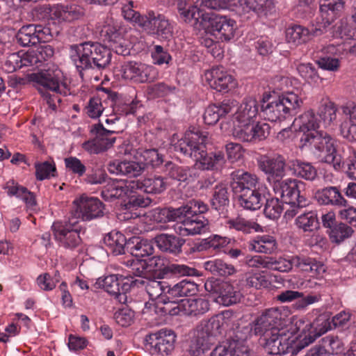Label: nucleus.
Segmentation results:
<instances>
[{"instance_id":"obj_22","label":"nucleus","mask_w":356,"mask_h":356,"mask_svg":"<svg viewBox=\"0 0 356 356\" xmlns=\"http://www.w3.org/2000/svg\"><path fill=\"white\" fill-rule=\"evenodd\" d=\"M176 335L170 330L161 329L145 337V343L154 352L163 355H169L175 347Z\"/></svg>"},{"instance_id":"obj_46","label":"nucleus","mask_w":356,"mask_h":356,"mask_svg":"<svg viewBox=\"0 0 356 356\" xmlns=\"http://www.w3.org/2000/svg\"><path fill=\"white\" fill-rule=\"evenodd\" d=\"M102 36L104 37V40L111 42V47L115 49L118 54H126V49H123L121 40H122L121 33L117 26L114 25L108 24L103 27L102 31Z\"/></svg>"},{"instance_id":"obj_13","label":"nucleus","mask_w":356,"mask_h":356,"mask_svg":"<svg viewBox=\"0 0 356 356\" xmlns=\"http://www.w3.org/2000/svg\"><path fill=\"white\" fill-rule=\"evenodd\" d=\"M209 302L204 298H184L175 300V302L170 303L163 308L168 315H188L199 316L207 312L209 309Z\"/></svg>"},{"instance_id":"obj_12","label":"nucleus","mask_w":356,"mask_h":356,"mask_svg":"<svg viewBox=\"0 0 356 356\" xmlns=\"http://www.w3.org/2000/svg\"><path fill=\"white\" fill-rule=\"evenodd\" d=\"M168 289H170V285L166 281L152 280L147 282L145 290L151 300L149 304L150 309L155 313L161 315L168 314L163 308L175 301L168 297Z\"/></svg>"},{"instance_id":"obj_55","label":"nucleus","mask_w":356,"mask_h":356,"mask_svg":"<svg viewBox=\"0 0 356 356\" xmlns=\"http://www.w3.org/2000/svg\"><path fill=\"white\" fill-rule=\"evenodd\" d=\"M182 216L181 207L177 209L174 208H163L156 209L154 211L153 217L154 220L160 222H166L170 221H177Z\"/></svg>"},{"instance_id":"obj_64","label":"nucleus","mask_w":356,"mask_h":356,"mask_svg":"<svg viewBox=\"0 0 356 356\" xmlns=\"http://www.w3.org/2000/svg\"><path fill=\"white\" fill-rule=\"evenodd\" d=\"M337 108L331 102L322 104L318 110V115L323 121L325 126L330 125L337 118Z\"/></svg>"},{"instance_id":"obj_38","label":"nucleus","mask_w":356,"mask_h":356,"mask_svg":"<svg viewBox=\"0 0 356 356\" xmlns=\"http://www.w3.org/2000/svg\"><path fill=\"white\" fill-rule=\"evenodd\" d=\"M136 183V189L143 190L147 193H161L167 188V179L160 176L154 175L144 178L142 181H135Z\"/></svg>"},{"instance_id":"obj_16","label":"nucleus","mask_w":356,"mask_h":356,"mask_svg":"<svg viewBox=\"0 0 356 356\" xmlns=\"http://www.w3.org/2000/svg\"><path fill=\"white\" fill-rule=\"evenodd\" d=\"M293 327L289 319L285 318L277 308L266 309L256 320L254 332L257 334L264 335L271 332L273 328Z\"/></svg>"},{"instance_id":"obj_33","label":"nucleus","mask_w":356,"mask_h":356,"mask_svg":"<svg viewBox=\"0 0 356 356\" xmlns=\"http://www.w3.org/2000/svg\"><path fill=\"white\" fill-rule=\"evenodd\" d=\"M135 181H112L106 186L102 192L104 198H120L127 195L136 189Z\"/></svg>"},{"instance_id":"obj_15","label":"nucleus","mask_w":356,"mask_h":356,"mask_svg":"<svg viewBox=\"0 0 356 356\" xmlns=\"http://www.w3.org/2000/svg\"><path fill=\"white\" fill-rule=\"evenodd\" d=\"M259 104L252 97L245 98L237 107L232 116L233 129L232 136L236 137V131L238 129H245L246 127L254 122L259 113Z\"/></svg>"},{"instance_id":"obj_35","label":"nucleus","mask_w":356,"mask_h":356,"mask_svg":"<svg viewBox=\"0 0 356 356\" xmlns=\"http://www.w3.org/2000/svg\"><path fill=\"white\" fill-rule=\"evenodd\" d=\"M234 107V102L224 101L220 105L211 104L205 109L203 119L204 123L209 125L216 124L218 120L229 113Z\"/></svg>"},{"instance_id":"obj_62","label":"nucleus","mask_w":356,"mask_h":356,"mask_svg":"<svg viewBox=\"0 0 356 356\" xmlns=\"http://www.w3.org/2000/svg\"><path fill=\"white\" fill-rule=\"evenodd\" d=\"M64 163L67 172L79 177H83L86 172V166L76 156H70L65 158Z\"/></svg>"},{"instance_id":"obj_27","label":"nucleus","mask_w":356,"mask_h":356,"mask_svg":"<svg viewBox=\"0 0 356 356\" xmlns=\"http://www.w3.org/2000/svg\"><path fill=\"white\" fill-rule=\"evenodd\" d=\"M259 186H265L259 181L257 175L248 172H236L233 177L231 187L234 195L246 191L257 190Z\"/></svg>"},{"instance_id":"obj_36","label":"nucleus","mask_w":356,"mask_h":356,"mask_svg":"<svg viewBox=\"0 0 356 356\" xmlns=\"http://www.w3.org/2000/svg\"><path fill=\"white\" fill-rule=\"evenodd\" d=\"M168 175L172 179L181 182L194 181L199 176L195 168L188 166H179L171 162L165 165Z\"/></svg>"},{"instance_id":"obj_10","label":"nucleus","mask_w":356,"mask_h":356,"mask_svg":"<svg viewBox=\"0 0 356 356\" xmlns=\"http://www.w3.org/2000/svg\"><path fill=\"white\" fill-rule=\"evenodd\" d=\"M104 206L97 197L82 195L73 201L70 216L74 220L90 221L104 216Z\"/></svg>"},{"instance_id":"obj_17","label":"nucleus","mask_w":356,"mask_h":356,"mask_svg":"<svg viewBox=\"0 0 356 356\" xmlns=\"http://www.w3.org/2000/svg\"><path fill=\"white\" fill-rule=\"evenodd\" d=\"M91 132L95 134L93 139L85 141L81 147L89 154H99L113 146L115 138L112 136L115 131L105 129L102 124H95L91 129Z\"/></svg>"},{"instance_id":"obj_4","label":"nucleus","mask_w":356,"mask_h":356,"mask_svg":"<svg viewBox=\"0 0 356 356\" xmlns=\"http://www.w3.org/2000/svg\"><path fill=\"white\" fill-rule=\"evenodd\" d=\"M111 52L108 48L99 42H85L72 45L70 57L78 71L97 67L104 69L111 60Z\"/></svg>"},{"instance_id":"obj_31","label":"nucleus","mask_w":356,"mask_h":356,"mask_svg":"<svg viewBox=\"0 0 356 356\" xmlns=\"http://www.w3.org/2000/svg\"><path fill=\"white\" fill-rule=\"evenodd\" d=\"M294 267L301 271L309 273L312 277L321 276L325 272L323 264L316 259L306 255H293Z\"/></svg>"},{"instance_id":"obj_59","label":"nucleus","mask_w":356,"mask_h":356,"mask_svg":"<svg viewBox=\"0 0 356 356\" xmlns=\"http://www.w3.org/2000/svg\"><path fill=\"white\" fill-rule=\"evenodd\" d=\"M264 215L270 220L278 219L283 212L284 207L282 202L278 198L265 200Z\"/></svg>"},{"instance_id":"obj_63","label":"nucleus","mask_w":356,"mask_h":356,"mask_svg":"<svg viewBox=\"0 0 356 356\" xmlns=\"http://www.w3.org/2000/svg\"><path fill=\"white\" fill-rule=\"evenodd\" d=\"M178 11L181 18L185 22H189L192 19H197L200 17V9L197 6H188L186 1L178 3Z\"/></svg>"},{"instance_id":"obj_19","label":"nucleus","mask_w":356,"mask_h":356,"mask_svg":"<svg viewBox=\"0 0 356 356\" xmlns=\"http://www.w3.org/2000/svg\"><path fill=\"white\" fill-rule=\"evenodd\" d=\"M207 33L221 41L230 40L234 35L236 22L226 16L215 15L209 17L205 24Z\"/></svg>"},{"instance_id":"obj_57","label":"nucleus","mask_w":356,"mask_h":356,"mask_svg":"<svg viewBox=\"0 0 356 356\" xmlns=\"http://www.w3.org/2000/svg\"><path fill=\"white\" fill-rule=\"evenodd\" d=\"M245 5L258 15H264L272 13L275 8L272 0H245Z\"/></svg>"},{"instance_id":"obj_24","label":"nucleus","mask_w":356,"mask_h":356,"mask_svg":"<svg viewBox=\"0 0 356 356\" xmlns=\"http://www.w3.org/2000/svg\"><path fill=\"white\" fill-rule=\"evenodd\" d=\"M277 300L281 302H291L297 300L293 305L294 308L297 310H305L308 306L319 302L321 295L315 293L304 296L302 292L286 290L277 295Z\"/></svg>"},{"instance_id":"obj_5","label":"nucleus","mask_w":356,"mask_h":356,"mask_svg":"<svg viewBox=\"0 0 356 356\" xmlns=\"http://www.w3.org/2000/svg\"><path fill=\"white\" fill-rule=\"evenodd\" d=\"M302 104V99L294 92H287L271 101L263 99L261 106L265 119L277 122L298 113Z\"/></svg>"},{"instance_id":"obj_61","label":"nucleus","mask_w":356,"mask_h":356,"mask_svg":"<svg viewBox=\"0 0 356 356\" xmlns=\"http://www.w3.org/2000/svg\"><path fill=\"white\" fill-rule=\"evenodd\" d=\"M297 70L300 76L309 84L317 83L320 80L316 68L311 63H301L298 65Z\"/></svg>"},{"instance_id":"obj_42","label":"nucleus","mask_w":356,"mask_h":356,"mask_svg":"<svg viewBox=\"0 0 356 356\" xmlns=\"http://www.w3.org/2000/svg\"><path fill=\"white\" fill-rule=\"evenodd\" d=\"M127 248L130 253L138 259L150 256L154 252V247L152 242L140 237L130 238L127 243Z\"/></svg>"},{"instance_id":"obj_29","label":"nucleus","mask_w":356,"mask_h":356,"mask_svg":"<svg viewBox=\"0 0 356 356\" xmlns=\"http://www.w3.org/2000/svg\"><path fill=\"white\" fill-rule=\"evenodd\" d=\"M96 284L103 288L108 293L118 296L124 295L130 289V284L124 282L122 275H109L104 278H99Z\"/></svg>"},{"instance_id":"obj_43","label":"nucleus","mask_w":356,"mask_h":356,"mask_svg":"<svg viewBox=\"0 0 356 356\" xmlns=\"http://www.w3.org/2000/svg\"><path fill=\"white\" fill-rule=\"evenodd\" d=\"M243 296L241 291L228 282H222L218 286V302L225 306L239 302Z\"/></svg>"},{"instance_id":"obj_40","label":"nucleus","mask_w":356,"mask_h":356,"mask_svg":"<svg viewBox=\"0 0 356 356\" xmlns=\"http://www.w3.org/2000/svg\"><path fill=\"white\" fill-rule=\"evenodd\" d=\"M248 248L258 253L272 254L277 249V241L270 235L257 236L250 241Z\"/></svg>"},{"instance_id":"obj_20","label":"nucleus","mask_w":356,"mask_h":356,"mask_svg":"<svg viewBox=\"0 0 356 356\" xmlns=\"http://www.w3.org/2000/svg\"><path fill=\"white\" fill-rule=\"evenodd\" d=\"M209 228V221L203 216L184 213L174 226L176 233L183 236L202 234Z\"/></svg>"},{"instance_id":"obj_50","label":"nucleus","mask_w":356,"mask_h":356,"mask_svg":"<svg viewBox=\"0 0 356 356\" xmlns=\"http://www.w3.org/2000/svg\"><path fill=\"white\" fill-rule=\"evenodd\" d=\"M296 225L305 232H312L317 229L318 220L316 211H310L299 215L295 220Z\"/></svg>"},{"instance_id":"obj_11","label":"nucleus","mask_w":356,"mask_h":356,"mask_svg":"<svg viewBox=\"0 0 356 356\" xmlns=\"http://www.w3.org/2000/svg\"><path fill=\"white\" fill-rule=\"evenodd\" d=\"M303 185V182L295 179H277L273 181V188L275 194L286 204L305 207L308 204V200L300 194V188Z\"/></svg>"},{"instance_id":"obj_2","label":"nucleus","mask_w":356,"mask_h":356,"mask_svg":"<svg viewBox=\"0 0 356 356\" xmlns=\"http://www.w3.org/2000/svg\"><path fill=\"white\" fill-rule=\"evenodd\" d=\"M208 133L193 128L186 131L184 136L173 144L174 150L192 158L195 165L202 170H218L225 163L223 152L218 151L208 154L206 145Z\"/></svg>"},{"instance_id":"obj_9","label":"nucleus","mask_w":356,"mask_h":356,"mask_svg":"<svg viewBox=\"0 0 356 356\" xmlns=\"http://www.w3.org/2000/svg\"><path fill=\"white\" fill-rule=\"evenodd\" d=\"M117 76L137 83L152 82L158 77V71L152 65L135 61L124 62L115 69Z\"/></svg>"},{"instance_id":"obj_56","label":"nucleus","mask_w":356,"mask_h":356,"mask_svg":"<svg viewBox=\"0 0 356 356\" xmlns=\"http://www.w3.org/2000/svg\"><path fill=\"white\" fill-rule=\"evenodd\" d=\"M35 178L42 181L56 177V168L54 161L36 162L35 163Z\"/></svg>"},{"instance_id":"obj_53","label":"nucleus","mask_w":356,"mask_h":356,"mask_svg":"<svg viewBox=\"0 0 356 356\" xmlns=\"http://www.w3.org/2000/svg\"><path fill=\"white\" fill-rule=\"evenodd\" d=\"M227 225L229 229H234L246 234L250 233L252 230L258 232L261 229V226L259 224L248 220L241 216L227 220Z\"/></svg>"},{"instance_id":"obj_34","label":"nucleus","mask_w":356,"mask_h":356,"mask_svg":"<svg viewBox=\"0 0 356 356\" xmlns=\"http://www.w3.org/2000/svg\"><path fill=\"white\" fill-rule=\"evenodd\" d=\"M83 15V8L76 4L67 6L57 4L53 6L54 19L58 22H70L78 19Z\"/></svg>"},{"instance_id":"obj_58","label":"nucleus","mask_w":356,"mask_h":356,"mask_svg":"<svg viewBox=\"0 0 356 356\" xmlns=\"http://www.w3.org/2000/svg\"><path fill=\"white\" fill-rule=\"evenodd\" d=\"M353 229L345 223L340 222L334 226L329 232L332 242L339 243L351 236Z\"/></svg>"},{"instance_id":"obj_39","label":"nucleus","mask_w":356,"mask_h":356,"mask_svg":"<svg viewBox=\"0 0 356 356\" xmlns=\"http://www.w3.org/2000/svg\"><path fill=\"white\" fill-rule=\"evenodd\" d=\"M27 58L30 63V67L38 68L44 65L54 54V48L49 44L42 45L36 49L26 51Z\"/></svg>"},{"instance_id":"obj_21","label":"nucleus","mask_w":356,"mask_h":356,"mask_svg":"<svg viewBox=\"0 0 356 356\" xmlns=\"http://www.w3.org/2000/svg\"><path fill=\"white\" fill-rule=\"evenodd\" d=\"M18 42L24 46L35 45L50 40V29L40 24H28L23 26L17 34Z\"/></svg>"},{"instance_id":"obj_7","label":"nucleus","mask_w":356,"mask_h":356,"mask_svg":"<svg viewBox=\"0 0 356 356\" xmlns=\"http://www.w3.org/2000/svg\"><path fill=\"white\" fill-rule=\"evenodd\" d=\"M56 241L60 247L74 250L81 243L78 220L70 216L68 220L56 221L51 226Z\"/></svg>"},{"instance_id":"obj_54","label":"nucleus","mask_w":356,"mask_h":356,"mask_svg":"<svg viewBox=\"0 0 356 356\" xmlns=\"http://www.w3.org/2000/svg\"><path fill=\"white\" fill-rule=\"evenodd\" d=\"M84 181L90 185L102 184L106 181L108 175L103 165L95 164L94 166L88 169L86 172Z\"/></svg>"},{"instance_id":"obj_49","label":"nucleus","mask_w":356,"mask_h":356,"mask_svg":"<svg viewBox=\"0 0 356 356\" xmlns=\"http://www.w3.org/2000/svg\"><path fill=\"white\" fill-rule=\"evenodd\" d=\"M204 268L211 274L218 276H229L236 272L232 265L228 264L221 259H216L204 262Z\"/></svg>"},{"instance_id":"obj_23","label":"nucleus","mask_w":356,"mask_h":356,"mask_svg":"<svg viewBox=\"0 0 356 356\" xmlns=\"http://www.w3.org/2000/svg\"><path fill=\"white\" fill-rule=\"evenodd\" d=\"M259 169L266 175L268 179H282L285 175L286 161L283 156L277 154L273 156H262L258 161Z\"/></svg>"},{"instance_id":"obj_48","label":"nucleus","mask_w":356,"mask_h":356,"mask_svg":"<svg viewBox=\"0 0 356 356\" xmlns=\"http://www.w3.org/2000/svg\"><path fill=\"white\" fill-rule=\"evenodd\" d=\"M271 282L264 272L250 271L245 274V286L256 289H268Z\"/></svg>"},{"instance_id":"obj_52","label":"nucleus","mask_w":356,"mask_h":356,"mask_svg":"<svg viewBox=\"0 0 356 356\" xmlns=\"http://www.w3.org/2000/svg\"><path fill=\"white\" fill-rule=\"evenodd\" d=\"M293 174L305 180L313 181L317 176V170L312 163L296 160L293 162Z\"/></svg>"},{"instance_id":"obj_44","label":"nucleus","mask_w":356,"mask_h":356,"mask_svg":"<svg viewBox=\"0 0 356 356\" xmlns=\"http://www.w3.org/2000/svg\"><path fill=\"white\" fill-rule=\"evenodd\" d=\"M198 291V284L193 281L185 279L173 286H170V289H168V297L170 300H175L176 298L195 296Z\"/></svg>"},{"instance_id":"obj_30","label":"nucleus","mask_w":356,"mask_h":356,"mask_svg":"<svg viewBox=\"0 0 356 356\" xmlns=\"http://www.w3.org/2000/svg\"><path fill=\"white\" fill-rule=\"evenodd\" d=\"M149 262V265L154 266V270L163 269L166 273H170L175 276H193L195 275L197 272L195 268L184 264H170L164 266V259L160 257H153Z\"/></svg>"},{"instance_id":"obj_6","label":"nucleus","mask_w":356,"mask_h":356,"mask_svg":"<svg viewBox=\"0 0 356 356\" xmlns=\"http://www.w3.org/2000/svg\"><path fill=\"white\" fill-rule=\"evenodd\" d=\"M48 67L28 75L30 81L56 95L67 96L70 94L69 85L64 81L63 74L58 66L51 64Z\"/></svg>"},{"instance_id":"obj_8","label":"nucleus","mask_w":356,"mask_h":356,"mask_svg":"<svg viewBox=\"0 0 356 356\" xmlns=\"http://www.w3.org/2000/svg\"><path fill=\"white\" fill-rule=\"evenodd\" d=\"M265 340L266 351L273 355L281 356L290 351L295 341L294 331L292 327L273 328L271 332L263 335Z\"/></svg>"},{"instance_id":"obj_1","label":"nucleus","mask_w":356,"mask_h":356,"mask_svg":"<svg viewBox=\"0 0 356 356\" xmlns=\"http://www.w3.org/2000/svg\"><path fill=\"white\" fill-rule=\"evenodd\" d=\"M294 129L302 133L300 138V148L310 151L324 163L332 164L334 169H340L342 159L337 152L336 140L329 134L319 131V120L313 111L304 112L292 124Z\"/></svg>"},{"instance_id":"obj_18","label":"nucleus","mask_w":356,"mask_h":356,"mask_svg":"<svg viewBox=\"0 0 356 356\" xmlns=\"http://www.w3.org/2000/svg\"><path fill=\"white\" fill-rule=\"evenodd\" d=\"M204 79L211 88L220 92H227L237 85L236 80L222 66L207 70Z\"/></svg>"},{"instance_id":"obj_60","label":"nucleus","mask_w":356,"mask_h":356,"mask_svg":"<svg viewBox=\"0 0 356 356\" xmlns=\"http://www.w3.org/2000/svg\"><path fill=\"white\" fill-rule=\"evenodd\" d=\"M270 260L269 269L273 270L287 273L294 267L292 263L293 262V256L280 257L277 259L270 257Z\"/></svg>"},{"instance_id":"obj_3","label":"nucleus","mask_w":356,"mask_h":356,"mask_svg":"<svg viewBox=\"0 0 356 356\" xmlns=\"http://www.w3.org/2000/svg\"><path fill=\"white\" fill-rule=\"evenodd\" d=\"M343 8L342 0H321V19H317V26L309 29L300 24H290L285 31L286 42L297 47L307 43L313 37L322 35Z\"/></svg>"},{"instance_id":"obj_45","label":"nucleus","mask_w":356,"mask_h":356,"mask_svg":"<svg viewBox=\"0 0 356 356\" xmlns=\"http://www.w3.org/2000/svg\"><path fill=\"white\" fill-rule=\"evenodd\" d=\"M127 239L124 234L119 232H111L104 238V243L107 250L114 255L124 254Z\"/></svg>"},{"instance_id":"obj_28","label":"nucleus","mask_w":356,"mask_h":356,"mask_svg":"<svg viewBox=\"0 0 356 356\" xmlns=\"http://www.w3.org/2000/svg\"><path fill=\"white\" fill-rule=\"evenodd\" d=\"M225 323L224 316L218 314L208 321H202L197 329L213 344L225 330Z\"/></svg>"},{"instance_id":"obj_26","label":"nucleus","mask_w":356,"mask_h":356,"mask_svg":"<svg viewBox=\"0 0 356 356\" xmlns=\"http://www.w3.org/2000/svg\"><path fill=\"white\" fill-rule=\"evenodd\" d=\"M266 186H259L257 190L246 191L241 194L234 195L241 207L247 210L255 211L262 207L266 200Z\"/></svg>"},{"instance_id":"obj_32","label":"nucleus","mask_w":356,"mask_h":356,"mask_svg":"<svg viewBox=\"0 0 356 356\" xmlns=\"http://www.w3.org/2000/svg\"><path fill=\"white\" fill-rule=\"evenodd\" d=\"M108 170L111 174L135 177L141 175L144 170V165L136 161L115 160L108 164Z\"/></svg>"},{"instance_id":"obj_14","label":"nucleus","mask_w":356,"mask_h":356,"mask_svg":"<svg viewBox=\"0 0 356 356\" xmlns=\"http://www.w3.org/2000/svg\"><path fill=\"white\" fill-rule=\"evenodd\" d=\"M141 29L149 35L168 40L173 35V24L163 15L149 11L141 19Z\"/></svg>"},{"instance_id":"obj_51","label":"nucleus","mask_w":356,"mask_h":356,"mask_svg":"<svg viewBox=\"0 0 356 356\" xmlns=\"http://www.w3.org/2000/svg\"><path fill=\"white\" fill-rule=\"evenodd\" d=\"M213 345L210 339H207L197 329L193 338L191 339L188 352L192 356H200Z\"/></svg>"},{"instance_id":"obj_37","label":"nucleus","mask_w":356,"mask_h":356,"mask_svg":"<svg viewBox=\"0 0 356 356\" xmlns=\"http://www.w3.org/2000/svg\"><path fill=\"white\" fill-rule=\"evenodd\" d=\"M316 198L318 203L324 205L346 206L347 201L337 187L330 186L318 191Z\"/></svg>"},{"instance_id":"obj_47","label":"nucleus","mask_w":356,"mask_h":356,"mask_svg":"<svg viewBox=\"0 0 356 356\" xmlns=\"http://www.w3.org/2000/svg\"><path fill=\"white\" fill-rule=\"evenodd\" d=\"M27 58V53L19 51L8 55L2 65V70L6 73H12L22 67L30 66Z\"/></svg>"},{"instance_id":"obj_41","label":"nucleus","mask_w":356,"mask_h":356,"mask_svg":"<svg viewBox=\"0 0 356 356\" xmlns=\"http://www.w3.org/2000/svg\"><path fill=\"white\" fill-rule=\"evenodd\" d=\"M184 242V240L170 234H162L155 237V243L161 250L175 254L181 252Z\"/></svg>"},{"instance_id":"obj_25","label":"nucleus","mask_w":356,"mask_h":356,"mask_svg":"<svg viewBox=\"0 0 356 356\" xmlns=\"http://www.w3.org/2000/svg\"><path fill=\"white\" fill-rule=\"evenodd\" d=\"M270 127L268 123L259 122L255 124L252 122L245 129L236 131V139L243 142L257 143L266 139L270 134Z\"/></svg>"}]
</instances>
